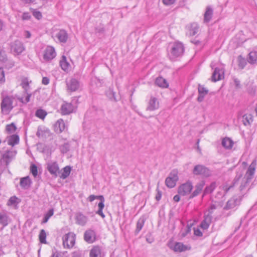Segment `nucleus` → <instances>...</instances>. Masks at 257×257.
<instances>
[{
	"label": "nucleus",
	"mask_w": 257,
	"mask_h": 257,
	"mask_svg": "<svg viewBox=\"0 0 257 257\" xmlns=\"http://www.w3.org/2000/svg\"><path fill=\"white\" fill-rule=\"evenodd\" d=\"M159 107V102L158 99L154 96H151L146 110L152 111L158 109Z\"/></svg>",
	"instance_id": "4468645a"
},
{
	"label": "nucleus",
	"mask_w": 257,
	"mask_h": 257,
	"mask_svg": "<svg viewBox=\"0 0 257 257\" xmlns=\"http://www.w3.org/2000/svg\"><path fill=\"white\" fill-rule=\"evenodd\" d=\"M65 128V124L62 119H58L55 124V129L56 132L61 133Z\"/></svg>",
	"instance_id": "cd10ccee"
},
{
	"label": "nucleus",
	"mask_w": 257,
	"mask_h": 257,
	"mask_svg": "<svg viewBox=\"0 0 257 257\" xmlns=\"http://www.w3.org/2000/svg\"><path fill=\"white\" fill-rule=\"evenodd\" d=\"M145 222V219L144 217H141L139 219L137 223L136 232H139L141 231L144 225Z\"/></svg>",
	"instance_id": "a19ab883"
},
{
	"label": "nucleus",
	"mask_w": 257,
	"mask_h": 257,
	"mask_svg": "<svg viewBox=\"0 0 257 257\" xmlns=\"http://www.w3.org/2000/svg\"><path fill=\"white\" fill-rule=\"evenodd\" d=\"M17 154L16 151L8 150L1 156L0 159V168L6 169L8 167L9 164L15 158Z\"/></svg>",
	"instance_id": "7ed1b4c3"
},
{
	"label": "nucleus",
	"mask_w": 257,
	"mask_h": 257,
	"mask_svg": "<svg viewBox=\"0 0 257 257\" xmlns=\"http://www.w3.org/2000/svg\"><path fill=\"white\" fill-rule=\"evenodd\" d=\"M221 144L225 149H230L232 148L233 142L231 139L225 137L222 139Z\"/></svg>",
	"instance_id": "c85d7f7f"
},
{
	"label": "nucleus",
	"mask_w": 257,
	"mask_h": 257,
	"mask_svg": "<svg viewBox=\"0 0 257 257\" xmlns=\"http://www.w3.org/2000/svg\"><path fill=\"white\" fill-rule=\"evenodd\" d=\"M76 235L72 232L65 234L63 237V244L65 248H70L75 243Z\"/></svg>",
	"instance_id": "423d86ee"
},
{
	"label": "nucleus",
	"mask_w": 257,
	"mask_h": 257,
	"mask_svg": "<svg viewBox=\"0 0 257 257\" xmlns=\"http://www.w3.org/2000/svg\"><path fill=\"white\" fill-rule=\"evenodd\" d=\"M243 123L244 125H249L253 121L252 116L250 114H245L242 116Z\"/></svg>",
	"instance_id": "f704fd0d"
},
{
	"label": "nucleus",
	"mask_w": 257,
	"mask_h": 257,
	"mask_svg": "<svg viewBox=\"0 0 257 257\" xmlns=\"http://www.w3.org/2000/svg\"><path fill=\"white\" fill-rule=\"evenodd\" d=\"M215 187L216 184L214 182L212 183L209 186L206 187L204 190V195L212 192Z\"/></svg>",
	"instance_id": "37998d69"
},
{
	"label": "nucleus",
	"mask_w": 257,
	"mask_h": 257,
	"mask_svg": "<svg viewBox=\"0 0 257 257\" xmlns=\"http://www.w3.org/2000/svg\"><path fill=\"white\" fill-rule=\"evenodd\" d=\"M35 114L38 117L43 119L47 115V112L45 110L40 109L36 111Z\"/></svg>",
	"instance_id": "49530a36"
},
{
	"label": "nucleus",
	"mask_w": 257,
	"mask_h": 257,
	"mask_svg": "<svg viewBox=\"0 0 257 257\" xmlns=\"http://www.w3.org/2000/svg\"><path fill=\"white\" fill-rule=\"evenodd\" d=\"M39 240L41 243H46V233L44 229H42L40 231L39 235Z\"/></svg>",
	"instance_id": "a18cd8bd"
},
{
	"label": "nucleus",
	"mask_w": 257,
	"mask_h": 257,
	"mask_svg": "<svg viewBox=\"0 0 257 257\" xmlns=\"http://www.w3.org/2000/svg\"><path fill=\"white\" fill-rule=\"evenodd\" d=\"M8 61V58L5 51L2 50L0 52V62L2 63H6Z\"/></svg>",
	"instance_id": "8fccbe9b"
},
{
	"label": "nucleus",
	"mask_w": 257,
	"mask_h": 257,
	"mask_svg": "<svg viewBox=\"0 0 257 257\" xmlns=\"http://www.w3.org/2000/svg\"><path fill=\"white\" fill-rule=\"evenodd\" d=\"M25 48L22 42L19 40L15 41L11 45V51L15 55H20Z\"/></svg>",
	"instance_id": "f8f14e48"
},
{
	"label": "nucleus",
	"mask_w": 257,
	"mask_h": 257,
	"mask_svg": "<svg viewBox=\"0 0 257 257\" xmlns=\"http://www.w3.org/2000/svg\"><path fill=\"white\" fill-rule=\"evenodd\" d=\"M194 234L198 236H201L202 233L199 229H194Z\"/></svg>",
	"instance_id": "338daca9"
},
{
	"label": "nucleus",
	"mask_w": 257,
	"mask_h": 257,
	"mask_svg": "<svg viewBox=\"0 0 257 257\" xmlns=\"http://www.w3.org/2000/svg\"><path fill=\"white\" fill-rule=\"evenodd\" d=\"M105 94L111 101H117L116 98L115 97V93L112 89L109 88L108 90H107L105 92Z\"/></svg>",
	"instance_id": "58836bf2"
},
{
	"label": "nucleus",
	"mask_w": 257,
	"mask_h": 257,
	"mask_svg": "<svg viewBox=\"0 0 257 257\" xmlns=\"http://www.w3.org/2000/svg\"><path fill=\"white\" fill-rule=\"evenodd\" d=\"M241 198H238L236 197H233L230 199L226 203L224 209L228 210L234 208L236 206L239 204Z\"/></svg>",
	"instance_id": "a211bd4d"
},
{
	"label": "nucleus",
	"mask_w": 257,
	"mask_h": 257,
	"mask_svg": "<svg viewBox=\"0 0 257 257\" xmlns=\"http://www.w3.org/2000/svg\"><path fill=\"white\" fill-rule=\"evenodd\" d=\"M71 171V167L69 166H67L63 168L61 172L59 173V177L61 179H66L70 174Z\"/></svg>",
	"instance_id": "bb28decb"
},
{
	"label": "nucleus",
	"mask_w": 257,
	"mask_h": 257,
	"mask_svg": "<svg viewBox=\"0 0 257 257\" xmlns=\"http://www.w3.org/2000/svg\"><path fill=\"white\" fill-rule=\"evenodd\" d=\"M70 149V145L68 143H65L60 146V150L62 153L65 154L67 153Z\"/></svg>",
	"instance_id": "de8ad7c7"
},
{
	"label": "nucleus",
	"mask_w": 257,
	"mask_h": 257,
	"mask_svg": "<svg viewBox=\"0 0 257 257\" xmlns=\"http://www.w3.org/2000/svg\"><path fill=\"white\" fill-rule=\"evenodd\" d=\"M212 216L210 214L204 213V219L201 222L200 227L203 229H207L211 223Z\"/></svg>",
	"instance_id": "6ab92c4d"
},
{
	"label": "nucleus",
	"mask_w": 257,
	"mask_h": 257,
	"mask_svg": "<svg viewBox=\"0 0 257 257\" xmlns=\"http://www.w3.org/2000/svg\"><path fill=\"white\" fill-rule=\"evenodd\" d=\"M6 93L7 92L5 90H3L1 92L2 100L1 107L2 112L4 114H8L13 108V98L12 96L7 95Z\"/></svg>",
	"instance_id": "f03ea898"
},
{
	"label": "nucleus",
	"mask_w": 257,
	"mask_h": 257,
	"mask_svg": "<svg viewBox=\"0 0 257 257\" xmlns=\"http://www.w3.org/2000/svg\"><path fill=\"white\" fill-rule=\"evenodd\" d=\"M74 109V106L71 103L64 101L61 106L60 111L62 115H68L72 113Z\"/></svg>",
	"instance_id": "ddd939ff"
},
{
	"label": "nucleus",
	"mask_w": 257,
	"mask_h": 257,
	"mask_svg": "<svg viewBox=\"0 0 257 257\" xmlns=\"http://www.w3.org/2000/svg\"><path fill=\"white\" fill-rule=\"evenodd\" d=\"M198 89L199 95L197 98V100L199 102H202L205 96L207 94L208 90L203 85L200 84L198 85Z\"/></svg>",
	"instance_id": "393cba45"
},
{
	"label": "nucleus",
	"mask_w": 257,
	"mask_h": 257,
	"mask_svg": "<svg viewBox=\"0 0 257 257\" xmlns=\"http://www.w3.org/2000/svg\"><path fill=\"white\" fill-rule=\"evenodd\" d=\"M54 214V209L51 208L45 214L44 217L42 221V223H46L48 222L49 218L53 216Z\"/></svg>",
	"instance_id": "ea45409f"
},
{
	"label": "nucleus",
	"mask_w": 257,
	"mask_h": 257,
	"mask_svg": "<svg viewBox=\"0 0 257 257\" xmlns=\"http://www.w3.org/2000/svg\"><path fill=\"white\" fill-rule=\"evenodd\" d=\"M17 129V127L14 122L11 123L10 124H8L6 126V131L8 134L14 133Z\"/></svg>",
	"instance_id": "79ce46f5"
},
{
	"label": "nucleus",
	"mask_w": 257,
	"mask_h": 257,
	"mask_svg": "<svg viewBox=\"0 0 257 257\" xmlns=\"http://www.w3.org/2000/svg\"><path fill=\"white\" fill-rule=\"evenodd\" d=\"M205 185V182L203 181H202L199 183H198L195 187V190L194 191L190 194L189 196V198L191 199L194 198L195 196L198 195L202 191V189Z\"/></svg>",
	"instance_id": "aec40b11"
},
{
	"label": "nucleus",
	"mask_w": 257,
	"mask_h": 257,
	"mask_svg": "<svg viewBox=\"0 0 257 257\" xmlns=\"http://www.w3.org/2000/svg\"><path fill=\"white\" fill-rule=\"evenodd\" d=\"M155 84L160 87L167 88L169 84L167 80L162 77H159L155 80Z\"/></svg>",
	"instance_id": "c756f323"
},
{
	"label": "nucleus",
	"mask_w": 257,
	"mask_h": 257,
	"mask_svg": "<svg viewBox=\"0 0 257 257\" xmlns=\"http://www.w3.org/2000/svg\"><path fill=\"white\" fill-rule=\"evenodd\" d=\"M56 56V53L54 48L48 46L45 48L43 53V59L46 61H49L53 59Z\"/></svg>",
	"instance_id": "9d476101"
},
{
	"label": "nucleus",
	"mask_w": 257,
	"mask_h": 257,
	"mask_svg": "<svg viewBox=\"0 0 257 257\" xmlns=\"http://www.w3.org/2000/svg\"><path fill=\"white\" fill-rule=\"evenodd\" d=\"M256 168L255 161H253L251 164L249 166L246 173L244 175V178L246 179L245 183L244 184H241L240 186V190H242L246 187V185L249 183L253 178L255 171Z\"/></svg>",
	"instance_id": "20e7f679"
},
{
	"label": "nucleus",
	"mask_w": 257,
	"mask_h": 257,
	"mask_svg": "<svg viewBox=\"0 0 257 257\" xmlns=\"http://www.w3.org/2000/svg\"><path fill=\"white\" fill-rule=\"evenodd\" d=\"M47 169L55 178L58 177L60 173L59 167L57 162H50L47 164Z\"/></svg>",
	"instance_id": "9b49d317"
},
{
	"label": "nucleus",
	"mask_w": 257,
	"mask_h": 257,
	"mask_svg": "<svg viewBox=\"0 0 257 257\" xmlns=\"http://www.w3.org/2000/svg\"><path fill=\"white\" fill-rule=\"evenodd\" d=\"M175 1L176 0H163V2L164 5L169 6L174 4Z\"/></svg>",
	"instance_id": "680f3d73"
},
{
	"label": "nucleus",
	"mask_w": 257,
	"mask_h": 257,
	"mask_svg": "<svg viewBox=\"0 0 257 257\" xmlns=\"http://www.w3.org/2000/svg\"><path fill=\"white\" fill-rule=\"evenodd\" d=\"M49 79L47 77H43L42 83L44 85H47L49 83Z\"/></svg>",
	"instance_id": "0e129e2a"
},
{
	"label": "nucleus",
	"mask_w": 257,
	"mask_h": 257,
	"mask_svg": "<svg viewBox=\"0 0 257 257\" xmlns=\"http://www.w3.org/2000/svg\"><path fill=\"white\" fill-rule=\"evenodd\" d=\"M75 219L77 224L84 226L88 221V217L81 212H77L75 214Z\"/></svg>",
	"instance_id": "f3484780"
},
{
	"label": "nucleus",
	"mask_w": 257,
	"mask_h": 257,
	"mask_svg": "<svg viewBox=\"0 0 257 257\" xmlns=\"http://www.w3.org/2000/svg\"><path fill=\"white\" fill-rule=\"evenodd\" d=\"M51 257H63V256L60 252L55 251L53 253Z\"/></svg>",
	"instance_id": "69168bd1"
},
{
	"label": "nucleus",
	"mask_w": 257,
	"mask_h": 257,
	"mask_svg": "<svg viewBox=\"0 0 257 257\" xmlns=\"http://www.w3.org/2000/svg\"><path fill=\"white\" fill-rule=\"evenodd\" d=\"M178 179V171L177 170H173L166 179L165 184L168 187L170 188H173L175 186Z\"/></svg>",
	"instance_id": "6e6552de"
},
{
	"label": "nucleus",
	"mask_w": 257,
	"mask_h": 257,
	"mask_svg": "<svg viewBox=\"0 0 257 257\" xmlns=\"http://www.w3.org/2000/svg\"><path fill=\"white\" fill-rule=\"evenodd\" d=\"M32 183L31 179L28 176L21 178L20 185L23 189H28L30 187Z\"/></svg>",
	"instance_id": "5701e85b"
},
{
	"label": "nucleus",
	"mask_w": 257,
	"mask_h": 257,
	"mask_svg": "<svg viewBox=\"0 0 257 257\" xmlns=\"http://www.w3.org/2000/svg\"><path fill=\"white\" fill-rule=\"evenodd\" d=\"M71 257H84V255L81 251L77 250L72 253Z\"/></svg>",
	"instance_id": "6e6d98bb"
},
{
	"label": "nucleus",
	"mask_w": 257,
	"mask_h": 257,
	"mask_svg": "<svg viewBox=\"0 0 257 257\" xmlns=\"http://www.w3.org/2000/svg\"><path fill=\"white\" fill-rule=\"evenodd\" d=\"M157 194L156 196V199L157 201H159L161 199V197H162V192L161 191L159 190L158 187H157Z\"/></svg>",
	"instance_id": "052dcab7"
},
{
	"label": "nucleus",
	"mask_w": 257,
	"mask_h": 257,
	"mask_svg": "<svg viewBox=\"0 0 257 257\" xmlns=\"http://www.w3.org/2000/svg\"><path fill=\"white\" fill-rule=\"evenodd\" d=\"M67 86L69 90L71 91H75L78 89L79 84L77 79L72 78L69 81H67Z\"/></svg>",
	"instance_id": "412c9836"
},
{
	"label": "nucleus",
	"mask_w": 257,
	"mask_h": 257,
	"mask_svg": "<svg viewBox=\"0 0 257 257\" xmlns=\"http://www.w3.org/2000/svg\"><path fill=\"white\" fill-rule=\"evenodd\" d=\"M30 82H31V81H29L27 78H24L22 79L21 85L24 89L25 92H28V91H29L30 88Z\"/></svg>",
	"instance_id": "e433bc0d"
},
{
	"label": "nucleus",
	"mask_w": 257,
	"mask_h": 257,
	"mask_svg": "<svg viewBox=\"0 0 257 257\" xmlns=\"http://www.w3.org/2000/svg\"><path fill=\"white\" fill-rule=\"evenodd\" d=\"M84 240L89 243H92L96 240V233L92 229L86 230L84 234Z\"/></svg>",
	"instance_id": "2eb2a0df"
},
{
	"label": "nucleus",
	"mask_w": 257,
	"mask_h": 257,
	"mask_svg": "<svg viewBox=\"0 0 257 257\" xmlns=\"http://www.w3.org/2000/svg\"><path fill=\"white\" fill-rule=\"evenodd\" d=\"M168 56L172 60L181 56L184 51L183 44L179 42H174L169 45L168 48Z\"/></svg>",
	"instance_id": "f257e3e1"
},
{
	"label": "nucleus",
	"mask_w": 257,
	"mask_h": 257,
	"mask_svg": "<svg viewBox=\"0 0 257 257\" xmlns=\"http://www.w3.org/2000/svg\"><path fill=\"white\" fill-rule=\"evenodd\" d=\"M216 208V206L214 204H211L208 210L207 214H210L212 215L213 211Z\"/></svg>",
	"instance_id": "bf43d9fd"
},
{
	"label": "nucleus",
	"mask_w": 257,
	"mask_h": 257,
	"mask_svg": "<svg viewBox=\"0 0 257 257\" xmlns=\"http://www.w3.org/2000/svg\"><path fill=\"white\" fill-rule=\"evenodd\" d=\"M31 16L29 13L25 12L23 14L22 19L23 20H29L30 19Z\"/></svg>",
	"instance_id": "13d9d810"
},
{
	"label": "nucleus",
	"mask_w": 257,
	"mask_h": 257,
	"mask_svg": "<svg viewBox=\"0 0 257 257\" xmlns=\"http://www.w3.org/2000/svg\"><path fill=\"white\" fill-rule=\"evenodd\" d=\"M212 69H214L211 76V80L213 82H216L224 78V68L223 66L215 67L212 63L211 64Z\"/></svg>",
	"instance_id": "39448f33"
},
{
	"label": "nucleus",
	"mask_w": 257,
	"mask_h": 257,
	"mask_svg": "<svg viewBox=\"0 0 257 257\" xmlns=\"http://www.w3.org/2000/svg\"><path fill=\"white\" fill-rule=\"evenodd\" d=\"M198 31V26L196 24H193L191 25L190 30L189 34L190 36L195 35Z\"/></svg>",
	"instance_id": "c03bdc74"
},
{
	"label": "nucleus",
	"mask_w": 257,
	"mask_h": 257,
	"mask_svg": "<svg viewBox=\"0 0 257 257\" xmlns=\"http://www.w3.org/2000/svg\"><path fill=\"white\" fill-rule=\"evenodd\" d=\"M25 93L27 94V96L26 97L25 100L23 99V97H19L18 99L21 102L23 103H27L30 101V97L31 96V93H30L29 91Z\"/></svg>",
	"instance_id": "09e8293b"
},
{
	"label": "nucleus",
	"mask_w": 257,
	"mask_h": 257,
	"mask_svg": "<svg viewBox=\"0 0 257 257\" xmlns=\"http://www.w3.org/2000/svg\"><path fill=\"white\" fill-rule=\"evenodd\" d=\"M172 249L176 252H182L190 250L191 249V246L185 245L181 242H176L172 247Z\"/></svg>",
	"instance_id": "4be33fe9"
},
{
	"label": "nucleus",
	"mask_w": 257,
	"mask_h": 257,
	"mask_svg": "<svg viewBox=\"0 0 257 257\" xmlns=\"http://www.w3.org/2000/svg\"><path fill=\"white\" fill-rule=\"evenodd\" d=\"M90 257H101V252L100 247L98 246H94L90 251Z\"/></svg>",
	"instance_id": "7c9ffc66"
},
{
	"label": "nucleus",
	"mask_w": 257,
	"mask_h": 257,
	"mask_svg": "<svg viewBox=\"0 0 257 257\" xmlns=\"http://www.w3.org/2000/svg\"><path fill=\"white\" fill-rule=\"evenodd\" d=\"M60 66L61 69L65 72H68L70 70V65L69 63L67 61L66 56L63 55L61 59L59 62Z\"/></svg>",
	"instance_id": "b1692460"
},
{
	"label": "nucleus",
	"mask_w": 257,
	"mask_h": 257,
	"mask_svg": "<svg viewBox=\"0 0 257 257\" xmlns=\"http://www.w3.org/2000/svg\"><path fill=\"white\" fill-rule=\"evenodd\" d=\"M213 10L212 7L208 6L206 8V11L204 14V22L209 23L212 19Z\"/></svg>",
	"instance_id": "a878e982"
},
{
	"label": "nucleus",
	"mask_w": 257,
	"mask_h": 257,
	"mask_svg": "<svg viewBox=\"0 0 257 257\" xmlns=\"http://www.w3.org/2000/svg\"><path fill=\"white\" fill-rule=\"evenodd\" d=\"M101 197H103L102 195H99V196H95L94 195H90L88 198V200L90 201V202H92L93 201H94L95 199H98L100 200V201H101V198H100Z\"/></svg>",
	"instance_id": "5fc2aeb1"
},
{
	"label": "nucleus",
	"mask_w": 257,
	"mask_h": 257,
	"mask_svg": "<svg viewBox=\"0 0 257 257\" xmlns=\"http://www.w3.org/2000/svg\"><path fill=\"white\" fill-rule=\"evenodd\" d=\"M193 173L195 175H203L206 177L211 175L210 171L205 166L202 165H197L195 166Z\"/></svg>",
	"instance_id": "1a4fd4ad"
},
{
	"label": "nucleus",
	"mask_w": 257,
	"mask_h": 257,
	"mask_svg": "<svg viewBox=\"0 0 257 257\" xmlns=\"http://www.w3.org/2000/svg\"><path fill=\"white\" fill-rule=\"evenodd\" d=\"M9 216L5 212H0V224L6 226L8 224Z\"/></svg>",
	"instance_id": "c9c22d12"
},
{
	"label": "nucleus",
	"mask_w": 257,
	"mask_h": 257,
	"mask_svg": "<svg viewBox=\"0 0 257 257\" xmlns=\"http://www.w3.org/2000/svg\"><path fill=\"white\" fill-rule=\"evenodd\" d=\"M33 16L37 19L40 20L42 18V16L40 12L34 11L33 13Z\"/></svg>",
	"instance_id": "4d7b16f0"
},
{
	"label": "nucleus",
	"mask_w": 257,
	"mask_h": 257,
	"mask_svg": "<svg viewBox=\"0 0 257 257\" xmlns=\"http://www.w3.org/2000/svg\"><path fill=\"white\" fill-rule=\"evenodd\" d=\"M3 64H4L5 67L8 69L12 68L15 65V63L13 61L9 60L8 59V61L6 63H4Z\"/></svg>",
	"instance_id": "864d4df0"
},
{
	"label": "nucleus",
	"mask_w": 257,
	"mask_h": 257,
	"mask_svg": "<svg viewBox=\"0 0 257 257\" xmlns=\"http://www.w3.org/2000/svg\"><path fill=\"white\" fill-rule=\"evenodd\" d=\"M30 171L34 177H36L38 175L37 166L34 164H31L30 166Z\"/></svg>",
	"instance_id": "3c124183"
},
{
	"label": "nucleus",
	"mask_w": 257,
	"mask_h": 257,
	"mask_svg": "<svg viewBox=\"0 0 257 257\" xmlns=\"http://www.w3.org/2000/svg\"><path fill=\"white\" fill-rule=\"evenodd\" d=\"M234 84L236 88H240V81L237 78H234L233 79Z\"/></svg>",
	"instance_id": "e2e57ef3"
},
{
	"label": "nucleus",
	"mask_w": 257,
	"mask_h": 257,
	"mask_svg": "<svg viewBox=\"0 0 257 257\" xmlns=\"http://www.w3.org/2000/svg\"><path fill=\"white\" fill-rule=\"evenodd\" d=\"M191 42L196 46L201 45V42L198 40L194 39L191 41Z\"/></svg>",
	"instance_id": "774afa93"
},
{
	"label": "nucleus",
	"mask_w": 257,
	"mask_h": 257,
	"mask_svg": "<svg viewBox=\"0 0 257 257\" xmlns=\"http://www.w3.org/2000/svg\"><path fill=\"white\" fill-rule=\"evenodd\" d=\"M193 185L190 181L181 184L178 188V193L181 196H186L191 194L193 189Z\"/></svg>",
	"instance_id": "0eeeda50"
},
{
	"label": "nucleus",
	"mask_w": 257,
	"mask_h": 257,
	"mask_svg": "<svg viewBox=\"0 0 257 257\" xmlns=\"http://www.w3.org/2000/svg\"><path fill=\"white\" fill-rule=\"evenodd\" d=\"M55 37L60 43H65L68 39V34L64 29H61L56 34Z\"/></svg>",
	"instance_id": "dca6fc26"
},
{
	"label": "nucleus",
	"mask_w": 257,
	"mask_h": 257,
	"mask_svg": "<svg viewBox=\"0 0 257 257\" xmlns=\"http://www.w3.org/2000/svg\"><path fill=\"white\" fill-rule=\"evenodd\" d=\"M20 202V199L16 196L10 198L7 202L8 206L16 205Z\"/></svg>",
	"instance_id": "4c0bfd02"
},
{
	"label": "nucleus",
	"mask_w": 257,
	"mask_h": 257,
	"mask_svg": "<svg viewBox=\"0 0 257 257\" xmlns=\"http://www.w3.org/2000/svg\"><path fill=\"white\" fill-rule=\"evenodd\" d=\"M247 60L250 64H257V51H251L248 54Z\"/></svg>",
	"instance_id": "2f4dec72"
},
{
	"label": "nucleus",
	"mask_w": 257,
	"mask_h": 257,
	"mask_svg": "<svg viewBox=\"0 0 257 257\" xmlns=\"http://www.w3.org/2000/svg\"><path fill=\"white\" fill-rule=\"evenodd\" d=\"M100 198H101V201H100L98 204V210L96 211V213L100 215L102 218H104L105 216L103 213L102 210L104 207V197H101Z\"/></svg>",
	"instance_id": "473e14b6"
},
{
	"label": "nucleus",
	"mask_w": 257,
	"mask_h": 257,
	"mask_svg": "<svg viewBox=\"0 0 257 257\" xmlns=\"http://www.w3.org/2000/svg\"><path fill=\"white\" fill-rule=\"evenodd\" d=\"M19 142V137L18 135H13L11 136L8 140V143L9 145L14 146Z\"/></svg>",
	"instance_id": "72a5a7b5"
},
{
	"label": "nucleus",
	"mask_w": 257,
	"mask_h": 257,
	"mask_svg": "<svg viewBox=\"0 0 257 257\" xmlns=\"http://www.w3.org/2000/svg\"><path fill=\"white\" fill-rule=\"evenodd\" d=\"M5 72L2 68H0V85L5 82Z\"/></svg>",
	"instance_id": "603ef678"
}]
</instances>
